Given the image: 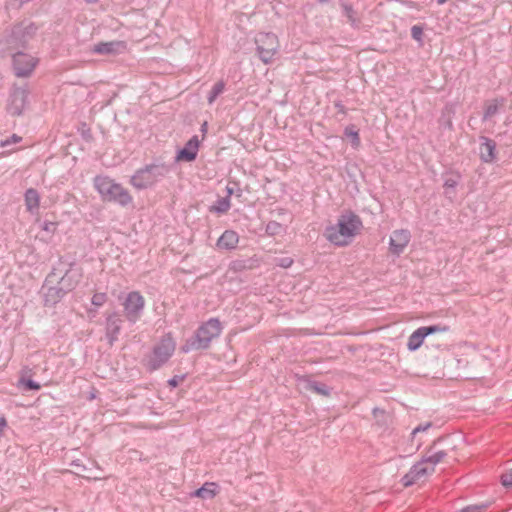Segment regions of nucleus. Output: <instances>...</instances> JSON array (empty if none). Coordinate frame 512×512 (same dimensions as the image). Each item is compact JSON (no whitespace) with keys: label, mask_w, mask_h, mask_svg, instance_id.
Wrapping results in <instances>:
<instances>
[{"label":"nucleus","mask_w":512,"mask_h":512,"mask_svg":"<svg viewBox=\"0 0 512 512\" xmlns=\"http://www.w3.org/2000/svg\"><path fill=\"white\" fill-rule=\"evenodd\" d=\"M345 135L352 139V145L354 147H358L359 146V144H360L359 133H358V131L354 130L353 127H346L345 128Z\"/></svg>","instance_id":"30"},{"label":"nucleus","mask_w":512,"mask_h":512,"mask_svg":"<svg viewBox=\"0 0 512 512\" xmlns=\"http://www.w3.org/2000/svg\"><path fill=\"white\" fill-rule=\"evenodd\" d=\"M431 450L432 447H430L427 453L422 457V460L425 461L426 465L433 466V469L435 470V466L443 461V459L447 456V453L441 450L433 454H429Z\"/></svg>","instance_id":"22"},{"label":"nucleus","mask_w":512,"mask_h":512,"mask_svg":"<svg viewBox=\"0 0 512 512\" xmlns=\"http://www.w3.org/2000/svg\"><path fill=\"white\" fill-rule=\"evenodd\" d=\"M318 1H319V3H321V4H325V3H328L330 0H318Z\"/></svg>","instance_id":"51"},{"label":"nucleus","mask_w":512,"mask_h":512,"mask_svg":"<svg viewBox=\"0 0 512 512\" xmlns=\"http://www.w3.org/2000/svg\"><path fill=\"white\" fill-rule=\"evenodd\" d=\"M446 2V0H437V4L442 5Z\"/></svg>","instance_id":"50"},{"label":"nucleus","mask_w":512,"mask_h":512,"mask_svg":"<svg viewBox=\"0 0 512 512\" xmlns=\"http://www.w3.org/2000/svg\"><path fill=\"white\" fill-rule=\"evenodd\" d=\"M125 49L126 43L124 41H110L95 44L92 48V52L100 55H115Z\"/></svg>","instance_id":"17"},{"label":"nucleus","mask_w":512,"mask_h":512,"mask_svg":"<svg viewBox=\"0 0 512 512\" xmlns=\"http://www.w3.org/2000/svg\"><path fill=\"white\" fill-rule=\"evenodd\" d=\"M232 194H233V189L228 186L227 187V196H229V198H230Z\"/></svg>","instance_id":"48"},{"label":"nucleus","mask_w":512,"mask_h":512,"mask_svg":"<svg viewBox=\"0 0 512 512\" xmlns=\"http://www.w3.org/2000/svg\"><path fill=\"white\" fill-rule=\"evenodd\" d=\"M504 103H505L504 98L494 99L491 102H489L485 107V111H484L482 120L486 121V120L490 119L491 117H493L495 114H497L499 107L503 106Z\"/></svg>","instance_id":"23"},{"label":"nucleus","mask_w":512,"mask_h":512,"mask_svg":"<svg viewBox=\"0 0 512 512\" xmlns=\"http://www.w3.org/2000/svg\"><path fill=\"white\" fill-rule=\"evenodd\" d=\"M22 383L25 387V390H28V391H31V390L38 391L41 389V385L39 383L33 381L32 379H23Z\"/></svg>","instance_id":"33"},{"label":"nucleus","mask_w":512,"mask_h":512,"mask_svg":"<svg viewBox=\"0 0 512 512\" xmlns=\"http://www.w3.org/2000/svg\"><path fill=\"white\" fill-rule=\"evenodd\" d=\"M201 131H202L203 133H206V131H207V122H204V123L202 124V126H201Z\"/></svg>","instance_id":"47"},{"label":"nucleus","mask_w":512,"mask_h":512,"mask_svg":"<svg viewBox=\"0 0 512 512\" xmlns=\"http://www.w3.org/2000/svg\"><path fill=\"white\" fill-rule=\"evenodd\" d=\"M255 43L261 61L265 64L271 63L279 48L277 36L274 33H259L255 38Z\"/></svg>","instance_id":"8"},{"label":"nucleus","mask_w":512,"mask_h":512,"mask_svg":"<svg viewBox=\"0 0 512 512\" xmlns=\"http://www.w3.org/2000/svg\"><path fill=\"white\" fill-rule=\"evenodd\" d=\"M344 15L347 17L349 23L354 28H359L360 18L357 16V12L353 9L352 5L343 3L342 5Z\"/></svg>","instance_id":"25"},{"label":"nucleus","mask_w":512,"mask_h":512,"mask_svg":"<svg viewBox=\"0 0 512 512\" xmlns=\"http://www.w3.org/2000/svg\"><path fill=\"white\" fill-rule=\"evenodd\" d=\"M434 473L433 466L425 464L422 459L414 464L410 470L401 478V483L404 487H409L415 484L421 478Z\"/></svg>","instance_id":"12"},{"label":"nucleus","mask_w":512,"mask_h":512,"mask_svg":"<svg viewBox=\"0 0 512 512\" xmlns=\"http://www.w3.org/2000/svg\"><path fill=\"white\" fill-rule=\"evenodd\" d=\"M7 426L5 417H0V436L3 434L4 428Z\"/></svg>","instance_id":"46"},{"label":"nucleus","mask_w":512,"mask_h":512,"mask_svg":"<svg viewBox=\"0 0 512 512\" xmlns=\"http://www.w3.org/2000/svg\"><path fill=\"white\" fill-rule=\"evenodd\" d=\"M458 184V179L455 178H447L444 182V187L446 189H454Z\"/></svg>","instance_id":"40"},{"label":"nucleus","mask_w":512,"mask_h":512,"mask_svg":"<svg viewBox=\"0 0 512 512\" xmlns=\"http://www.w3.org/2000/svg\"><path fill=\"white\" fill-rule=\"evenodd\" d=\"M36 64V59L26 53L17 52L13 55V67L17 77L29 76Z\"/></svg>","instance_id":"13"},{"label":"nucleus","mask_w":512,"mask_h":512,"mask_svg":"<svg viewBox=\"0 0 512 512\" xmlns=\"http://www.w3.org/2000/svg\"><path fill=\"white\" fill-rule=\"evenodd\" d=\"M29 91L26 87L13 86L11 89L7 111L12 116H20L27 107Z\"/></svg>","instance_id":"10"},{"label":"nucleus","mask_w":512,"mask_h":512,"mask_svg":"<svg viewBox=\"0 0 512 512\" xmlns=\"http://www.w3.org/2000/svg\"><path fill=\"white\" fill-rule=\"evenodd\" d=\"M176 343L171 333L165 334L154 346L148 358V369L154 371L162 367L173 355Z\"/></svg>","instance_id":"6"},{"label":"nucleus","mask_w":512,"mask_h":512,"mask_svg":"<svg viewBox=\"0 0 512 512\" xmlns=\"http://www.w3.org/2000/svg\"><path fill=\"white\" fill-rule=\"evenodd\" d=\"M82 477H84V478H86V479H89V480H90V479H94V480H98V479H100L99 477H96V476L92 477V476H90V475H88V476L83 475Z\"/></svg>","instance_id":"49"},{"label":"nucleus","mask_w":512,"mask_h":512,"mask_svg":"<svg viewBox=\"0 0 512 512\" xmlns=\"http://www.w3.org/2000/svg\"><path fill=\"white\" fill-rule=\"evenodd\" d=\"M145 299L138 291L129 292L123 302L124 314L126 319L131 322H137L144 310Z\"/></svg>","instance_id":"9"},{"label":"nucleus","mask_w":512,"mask_h":512,"mask_svg":"<svg viewBox=\"0 0 512 512\" xmlns=\"http://www.w3.org/2000/svg\"><path fill=\"white\" fill-rule=\"evenodd\" d=\"M217 493V485L215 483H205L202 487L195 491V496L207 499L213 498Z\"/></svg>","instance_id":"24"},{"label":"nucleus","mask_w":512,"mask_h":512,"mask_svg":"<svg viewBox=\"0 0 512 512\" xmlns=\"http://www.w3.org/2000/svg\"><path fill=\"white\" fill-rule=\"evenodd\" d=\"M411 36L414 40L421 42L423 36V29L421 26L414 25L411 28Z\"/></svg>","instance_id":"35"},{"label":"nucleus","mask_w":512,"mask_h":512,"mask_svg":"<svg viewBox=\"0 0 512 512\" xmlns=\"http://www.w3.org/2000/svg\"><path fill=\"white\" fill-rule=\"evenodd\" d=\"M123 320L121 315L117 312H113L106 318V336L109 340V344L113 343L118 339Z\"/></svg>","instance_id":"16"},{"label":"nucleus","mask_w":512,"mask_h":512,"mask_svg":"<svg viewBox=\"0 0 512 512\" xmlns=\"http://www.w3.org/2000/svg\"><path fill=\"white\" fill-rule=\"evenodd\" d=\"M239 242L238 234L233 230H226L217 240V247L224 250H232Z\"/></svg>","instance_id":"20"},{"label":"nucleus","mask_w":512,"mask_h":512,"mask_svg":"<svg viewBox=\"0 0 512 512\" xmlns=\"http://www.w3.org/2000/svg\"><path fill=\"white\" fill-rule=\"evenodd\" d=\"M38 26L28 20L15 24L8 35L6 43L13 48L25 47L26 44L36 35Z\"/></svg>","instance_id":"7"},{"label":"nucleus","mask_w":512,"mask_h":512,"mask_svg":"<svg viewBox=\"0 0 512 512\" xmlns=\"http://www.w3.org/2000/svg\"><path fill=\"white\" fill-rule=\"evenodd\" d=\"M283 231V226L277 221H269L266 224L265 232L269 236L279 235Z\"/></svg>","instance_id":"29"},{"label":"nucleus","mask_w":512,"mask_h":512,"mask_svg":"<svg viewBox=\"0 0 512 512\" xmlns=\"http://www.w3.org/2000/svg\"><path fill=\"white\" fill-rule=\"evenodd\" d=\"M431 426H432L431 422H427L425 424H420L416 428L413 429L412 435L414 436L415 434H417L419 432H424V431L428 430Z\"/></svg>","instance_id":"39"},{"label":"nucleus","mask_w":512,"mask_h":512,"mask_svg":"<svg viewBox=\"0 0 512 512\" xmlns=\"http://www.w3.org/2000/svg\"><path fill=\"white\" fill-rule=\"evenodd\" d=\"M87 3H96L98 0H85Z\"/></svg>","instance_id":"52"},{"label":"nucleus","mask_w":512,"mask_h":512,"mask_svg":"<svg viewBox=\"0 0 512 512\" xmlns=\"http://www.w3.org/2000/svg\"><path fill=\"white\" fill-rule=\"evenodd\" d=\"M501 483L506 488H512V469L502 473L500 477Z\"/></svg>","instance_id":"31"},{"label":"nucleus","mask_w":512,"mask_h":512,"mask_svg":"<svg viewBox=\"0 0 512 512\" xmlns=\"http://www.w3.org/2000/svg\"><path fill=\"white\" fill-rule=\"evenodd\" d=\"M81 135L86 141L92 140L91 130L90 128L87 127L85 123L82 124Z\"/></svg>","instance_id":"38"},{"label":"nucleus","mask_w":512,"mask_h":512,"mask_svg":"<svg viewBox=\"0 0 512 512\" xmlns=\"http://www.w3.org/2000/svg\"><path fill=\"white\" fill-rule=\"evenodd\" d=\"M334 106L337 108L338 112L341 113L342 115L347 114L346 107L343 105V103L341 101H335Z\"/></svg>","instance_id":"43"},{"label":"nucleus","mask_w":512,"mask_h":512,"mask_svg":"<svg viewBox=\"0 0 512 512\" xmlns=\"http://www.w3.org/2000/svg\"><path fill=\"white\" fill-rule=\"evenodd\" d=\"M45 283L43 286L46 291L44 292V304L45 306H54L57 304L67 292L57 283L55 286H49Z\"/></svg>","instance_id":"18"},{"label":"nucleus","mask_w":512,"mask_h":512,"mask_svg":"<svg viewBox=\"0 0 512 512\" xmlns=\"http://www.w3.org/2000/svg\"><path fill=\"white\" fill-rule=\"evenodd\" d=\"M21 140H22V138L20 136H18L17 134H13L11 137L7 138L6 140L1 141L0 145L2 147H6L10 144L18 143Z\"/></svg>","instance_id":"36"},{"label":"nucleus","mask_w":512,"mask_h":512,"mask_svg":"<svg viewBox=\"0 0 512 512\" xmlns=\"http://www.w3.org/2000/svg\"><path fill=\"white\" fill-rule=\"evenodd\" d=\"M488 508V504L469 505L462 508L459 512H482Z\"/></svg>","instance_id":"32"},{"label":"nucleus","mask_w":512,"mask_h":512,"mask_svg":"<svg viewBox=\"0 0 512 512\" xmlns=\"http://www.w3.org/2000/svg\"><path fill=\"white\" fill-rule=\"evenodd\" d=\"M225 89V83L223 80L218 81L211 89L207 96V101L211 105L213 104L217 97L223 93Z\"/></svg>","instance_id":"28"},{"label":"nucleus","mask_w":512,"mask_h":512,"mask_svg":"<svg viewBox=\"0 0 512 512\" xmlns=\"http://www.w3.org/2000/svg\"><path fill=\"white\" fill-rule=\"evenodd\" d=\"M362 226V220L356 213L346 211L339 216L336 225L325 229L324 236L336 246H346L359 233Z\"/></svg>","instance_id":"1"},{"label":"nucleus","mask_w":512,"mask_h":512,"mask_svg":"<svg viewBox=\"0 0 512 512\" xmlns=\"http://www.w3.org/2000/svg\"><path fill=\"white\" fill-rule=\"evenodd\" d=\"M230 200L229 196L222 197L217 199V201L210 207L211 212H215L218 214L226 213L230 209Z\"/></svg>","instance_id":"26"},{"label":"nucleus","mask_w":512,"mask_h":512,"mask_svg":"<svg viewBox=\"0 0 512 512\" xmlns=\"http://www.w3.org/2000/svg\"><path fill=\"white\" fill-rule=\"evenodd\" d=\"M307 389L323 396H329L331 393V389L326 384L317 381H309Z\"/></svg>","instance_id":"27"},{"label":"nucleus","mask_w":512,"mask_h":512,"mask_svg":"<svg viewBox=\"0 0 512 512\" xmlns=\"http://www.w3.org/2000/svg\"><path fill=\"white\" fill-rule=\"evenodd\" d=\"M171 171V166L164 162L148 164L131 176L130 184L137 190H144L152 187L162 180Z\"/></svg>","instance_id":"3"},{"label":"nucleus","mask_w":512,"mask_h":512,"mask_svg":"<svg viewBox=\"0 0 512 512\" xmlns=\"http://www.w3.org/2000/svg\"><path fill=\"white\" fill-rule=\"evenodd\" d=\"M293 259L291 257H282L277 260V265L282 268H289L293 264Z\"/></svg>","instance_id":"37"},{"label":"nucleus","mask_w":512,"mask_h":512,"mask_svg":"<svg viewBox=\"0 0 512 512\" xmlns=\"http://www.w3.org/2000/svg\"><path fill=\"white\" fill-rule=\"evenodd\" d=\"M200 141L197 135H194L187 141L185 146L177 152L176 159L180 161L192 162L196 159L199 150Z\"/></svg>","instance_id":"15"},{"label":"nucleus","mask_w":512,"mask_h":512,"mask_svg":"<svg viewBox=\"0 0 512 512\" xmlns=\"http://www.w3.org/2000/svg\"><path fill=\"white\" fill-rule=\"evenodd\" d=\"M221 331L220 321L217 318H211L196 330L195 335L186 341L181 350L187 353L190 350L207 349L211 341L218 337Z\"/></svg>","instance_id":"5"},{"label":"nucleus","mask_w":512,"mask_h":512,"mask_svg":"<svg viewBox=\"0 0 512 512\" xmlns=\"http://www.w3.org/2000/svg\"><path fill=\"white\" fill-rule=\"evenodd\" d=\"M94 186L104 201L115 202L123 207L133 201V197L126 188L107 176H96Z\"/></svg>","instance_id":"4"},{"label":"nucleus","mask_w":512,"mask_h":512,"mask_svg":"<svg viewBox=\"0 0 512 512\" xmlns=\"http://www.w3.org/2000/svg\"><path fill=\"white\" fill-rule=\"evenodd\" d=\"M480 145V158L485 163L493 162L496 158V142L490 138L482 137Z\"/></svg>","instance_id":"19"},{"label":"nucleus","mask_w":512,"mask_h":512,"mask_svg":"<svg viewBox=\"0 0 512 512\" xmlns=\"http://www.w3.org/2000/svg\"><path fill=\"white\" fill-rule=\"evenodd\" d=\"M232 268L234 270H241V269L245 268V264L242 261H235L232 263Z\"/></svg>","instance_id":"44"},{"label":"nucleus","mask_w":512,"mask_h":512,"mask_svg":"<svg viewBox=\"0 0 512 512\" xmlns=\"http://www.w3.org/2000/svg\"><path fill=\"white\" fill-rule=\"evenodd\" d=\"M40 196L36 189L29 188L25 192V204L28 211H33L39 207Z\"/></svg>","instance_id":"21"},{"label":"nucleus","mask_w":512,"mask_h":512,"mask_svg":"<svg viewBox=\"0 0 512 512\" xmlns=\"http://www.w3.org/2000/svg\"><path fill=\"white\" fill-rule=\"evenodd\" d=\"M57 224L54 222H45L43 225V230L47 232L54 233L56 230Z\"/></svg>","instance_id":"41"},{"label":"nucleus","mask_w":512,"mask_h":512,"mask_svg":"<svg viewBox=\"0 0 512 512\" xmlns=\"http://www.w3.org/2000/svg\"><path fill=\"white\" fill-rule=\"evenodd\" d=\"M449 331L446 325L422 326L416 329L408 338L407 347L410 351L417 350L423 343L424 339L434 333H444Z\"/></svg>","instance_id":"11"},{"label":"nucleus","mask_w":512,"mask_h":512,"mask_svg":"<svg viewBox=\"0 0 512 512\" xmlns=\"http://www.w3.org/2000/svg\"><path fill=\"white\" fill-rule=\"evenodd\" d=\"M82 279V270L75 268V262L61 257L58 266L46 277V284L57 282L67 293L74 290Z\"/></svg>","instance_id":"2"},{"label":"nucleus","mask_w":512,"mask_h":512,"mask_svg":"<svg viewBox=\"0 0 512 512\" xmlns=\"http://www.w3.org/2000/svg\"><path fill=\"white\" fill-rule=\"evenodd\" d=\"M411 239V234L406 229H399L393 231L389 241V251L395 256H399L408 246Z\"/></svg>","instance_id":"14"},{"label":"nucleus","mask_w":512,"mask_h":512,"mask_svg":"<svg viewBox=\"0 0 512 512\" xmlns=\"http://www.w3.org/2000/svg\"><path fill=\"white\" fill-rule=\"evenodd\" d=\"M71 465L75 466L79 472H83L86 470L85 466L80 464L79 460L73 461Z\"/></svg>","instance_id":"45"},{"label":"nucleus","mask_w":512,"mask_h":512,"mask_svg":"<svg viewBox=\"0 0 512 512\" xmlns=\"http://www.w3.org/2000/svg\"><path fill=\"white\" fill-rule=\"evenodd\" d=\"M107 300V296L105 293H95L92 297V304L95 306H102Z\"/></svg>","instance_id":"34"},{"label":"nucleus","mask_w":512,"mask_h":512,"mask_svg":"<svg viewBox=\"0 0 512 512\" xmlns=\"http://www.w3.org/2000/svg\"><path fill=\"white\" fill-rule=\"evenodd\" d=\"M184 376H174L168 381V384L172 387H177L181 381H183Z\"/></svg>","instance_id":"42"}]
</instances>
